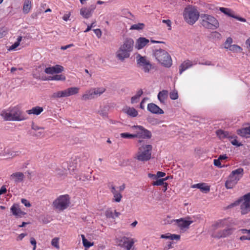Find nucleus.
<instances>
[{"instance_id": "nucleus-47", "label": "nucleus", "mask_w": 250, "mask_h": 250, "mask_svg": "<svg viewBox=\"0 0 250 250\" xmlns=\"http://www.w3.org/2000/svg\"><path fill=\"white\" fill-rule=\"evenodd\" d=\"M59 239L58 237L53 238L51 241V245L56 249H59L60 246L59 244Z\"/></svg>"}, {"instance_id": "nucleus-55", "label": "nucleus", "mask_w": 250, "mask_h": 250, "mask_svg": "<svg viewBox=\"0 0 250 250\" xmlns=\"http://www.w3.org/2000/svg\"><path fill=\"white\" fill-rule=\"evenodd\" d=\"M44 72L45 73L47 74H53L54 72H53V69L52 66L48 67L45 69Z\"/></svg>"}, {"instance_id": "nucleus-62", "label": "nucleus", "mask_w": 250, "mask_h": 250, "mask_svg": "<svg viewBox=\"0 0 250 250\" xmlns=\"http://www.w3.org/2000/svg\"><path fill=\"white\" fill-rule=\"evenodd\" d=\"M74 46V45L73 43H71V44H68V45H66L65 46H61V49L62 50H64L67 49V48H69L71 47H73Z\"/></svg>"}, {"instance_id": "nucleus-28", "label": "nucleus", "mask_w": 250, "mask_h": 250, "mask_svg": "<svg viewBox=\"0 0 250 250\" xmlns=\"http://www.w3.org/2000/svg\"><path fill=\"white\" fill-rule=\"evenodd\" d=\"M237 183L238 182L237 181L229 175L225 183L226 188L228 189H231L233 188Z\"/></svg>"}, {"instance_id": "nucleus-56", "label": "nucleus", "mask_w": 250, "mask_h": 250, "mask_svg": "<svg viewBox=\"0 0 250 250\" xmlns=\"http://www.w3.org/2000/svg\"><path fill=\"white\" fill-rule=\"evenodd\" d=\"M21 202L26 207H30L31 206L30 202L25 199H22Z\"/></svg>"}, {"instance_id": "nucleus-19", "label": "nucleus", "mask_w": 250, "mask_h": 250, "mask_svg": "<svg viewBox=\"0 0 250 250\" xmlns=\"http://www.w3.org/2000/svg\"><path fill=\"white\" fill-rule=\"evenodd\" d=\"M24 178V175L23 173L20 172L14 173L10 175L11 180L17 184L22 182Z\"/></svg>"}, {"instance_id": "nucleus-4", "label": "nucleus", "mask_w": 250, "mask_h": 250, "mask_svg": "<svg viewBox=\"0 0 250 250\" xmlns=\"http://www.w3.org/2000/svg\"><path fill=\"white\" fill-rule=\"evenodd\" d=\"M199 16V12L194 6H188L184 10V19L190 25L194 24L198 20Z\"/></svg>"}, {"instance_id": "nucleus-13", "label": "nucleus", "mask_w": 250, "mask_h": 250, "mask_svg": "<svg viewBox=\"0 0 250 250\" xmlns=\"http://www.w3.org/2000/svg\"><path fill=\"white\" fill-rule=\"evenodd\" d=\"M95 8L96 5L94 4L91 5L88 8H82L80 11V15L85 19H88L91 16L92 13Z\"/></svg>"}, {"instance_id": "nucleus-58", "label": "nucleus", "mask_w": 250, "mask_h": 250, "mask_svg": "<svg viewBox=\"0 0 250 250\" xmlns=\"http://www.w3.org/2000/svg\"><path fill=\"white\" fill-rule=\"evenodd\" d=\"M148 100V98H146V97L144 98L143 99V100H142V101L140 103V107L141 109H143L144 108V104Z\"/></svg>"}, {"instance_id": "nucleus-30", "label": "nucleus", "mask_w": 250, "mask_h": 250, "mask_svg": "<svg viewBox=\"0 0 250 250\" xmlns=\"http://www.w3.org/2000/svg\"><path fill=\"white\" fill-rule=\"evenodd\" d=\"M43 108L40 106H35L33 107L32 109L30 110H27V113L30 115V114H34L36 115H39L43 111Z\"/></svg>"}, {"instance_id": "nucleus-26", "label": "nucleus", "mask_w": 250, "mask_h": 250, "mask_svg": "<svg viewBox=\"0 0 250 250\" xmlns=\"http://www.w3.org/2000/svg\"><path fill=\"white\" fill-rule=\"evenodd\" d=\"M93 91L92 88L87 90L82 95V99L83 101H87L95 99Z\"/></svg>"}, {"instance_id": "nucleus-59", "label": "nucleus", "mask_w": 250, "mask_h": 250, "mask_svg": "<svg viewBox=\"0 0 250 250\" xmlns=\"http://www.w3.org/2000/svg\"><path fill=\"white\" fill-rule=\"evenodd\" d=\"M30 243L33 246V250H35L36 248V241L34 238L30 239Z\"/></svg>"}, {"instance_id": "nucleus-60", "label": "nucleus", "mask_w": 250, "mask_h": 250, "mask_svg": "<svg viewBox=\"0 0 250 250\" xmlns=\"http://www.w3.org/2000/svg\"><path fill=\"white\" fill-rule=\"evenodd\" d=\"M162 22L166 23L169 27V29H170L171 22L169 20H163Z\"/></svg>"}, {"instance_id": "nucleus-51", "label": "nucleus", "mask_w": 250, "mask_h": 250, "mask_svg": "<svg viewBox=\"0 0 250 250\" xmlns=\"http://www.w3.org/2000/svg\"><path fill=\"white\" fill-rule=\"evenodd\" d=\"M7 33V30L6 28L2 27L0 28V39L4 37Z\"/></svg>"}, {"instance_id": "nucleus-44", "label": "nucleus", "mask_w": 250, "mask_h": 250, "mask_svg": "<svg viewBox=\"0 0 250 250\" xmlns=\"http://www.w3.org/2000/svg\"><path fill=\"white\" fill-rule=\"evenodd\" d=\"M229 49L230 51L235 52H241L242 50V48L238 45L233 44L232 45Z\"/></svg>"}, {"instance_id": "nucleus-5", "label": "nucleus", "mask_w": 250, "mask_h": 250, "mask_svg": "<svg viewBox=\"0 0 250 250\" xmlns=\"http://www.w3.org/2000/svg\"><path fill=\"white\" fill-rule=\"evenodd\" d=\"M201 25L206 28L216 29L219 27L218 21L213 16L205 14L200 15Z\"/></svg>"}, {"instance_id": "nucleus-40", "label": "nucleus", "mask_w": 250, "mask_h": 250, "mask_svg": "<svg viewBox=\"0 0 250 250\" xmlns=\"http://www.w3.org/2000/svg\"><path fill=\"white\" fill-rule=\"evenodd\" d=\"M22 37L21 36H19L17 39V41L13 44L11 46L9 47L8 48L9 51L14 50H15L17 47H18L20 44L22 40Z\"/></svg>"}, {"instance_id": "nucleus-18", "label": "nucleus", "mask_w": 250, "mask_h": 250, "mask_svg": "<svg viewBox=\"0 0 250 250\" xmlns=\"http://www.w3.org/2000/svg\"><path fill=\"white\" fill-rule=\"evenodd\" d=\"M147 108L149 112L153 114H162L164 113L163 110L157 105L153 103L148 104Z\"/></svg>"}, {"instance_id": "nucleus-41", "label": "nucleus", "mask_w": 250, "mask_h": 250, "mask_svg": "<svg viewBox=\"0 0 250 250\" xmlns=\"http://www.w3.org/2000/svg\"><path fill=\"white\" fill-rule=\"evenodd\" d=\"M81 237H82V241H83V246L85 248H89L90 247L93 246V243H91L90 242H89L85 238V236L83 234H82L81 235Z\"/></svg>"}, {"instance_id": "nucleus-12", "label": "nucleus", "mask_w": 250, "mask_h": 250, "mask_svg": "<svg viewBox=\"0 0 250 250\" xmlns=\"http://www.w3.org/2000/svg\"><path fill=\"white\" fill-rule=\"evenodd\" d=\"M134 45L133 40L129 38L125 39L120 47L131 53L133 51Z\"/></svg>"}, {"instance_id": "nucleus-49", "label": "nucleus", "mask_w": 250, "mask_h": 250, "mask_svg": "<svg viewBox=\"0 0 250 250\" xmlns=\"http://www.w3.org/2000/svg\"><path fill=\"white\" fill-rule=\"evenodd\" d=\"M175 220L176 219H171L169 216H167V217L164 220V223L165 224H170L173 223H175Z\"/></svg>"}, {"instance_id": "nucleus-6", "label": "nucleus", "mask_w": 250, "mask_h": 250, "mask_svg": "<svg viewBox=\"0 0 250 250\" xmlns=\"http://www.w3.org/2000/svg\"><path fill=\"white\" fill-rule=\"evenodd\" d=\"M136 59L138 67L145 73H149L151 70L154 69V66L146 56H142L140 54H137Z\"/></svg>"}, {"instance_id": "nucleus-20", "label": "nucleus", "mask_w": 250, "mask_h": 250, "mask_svg": "<svg viewBox=\"0 0 250 250\" xmlns=\"http://www.w3.org/2000/svg\"><path fill=\"white\" fill-rule=\"evenodd\" d=\"M123 111L131 117H136L138 114V111L134 108L127 106L123 108Z\"/></svg>"}, {"instance_id": "nucleus-7", "label": "nucleus", "mask_w": 250, "mask_h": 250, "mask_svg": "<svg viewBox=\"0 0 250 250\" xmlns=\"http://www.w3.org/2000/svg\"><path fill=\"white\" fill-rule=\"evenodd\" d=\"M136 241L134 239L126 236L118 237L115 240L117 246L126 250H135L134 244Z\"/></svg>"}, {"instance_id": "nucleus-24", "label": "nucleus", "mask_w": 250, "mask_h": 250, "mask_svg": "<svg viewBox=\"0 0 250 250\" xmlns=\"http://www.w3.org/2000/svg\"><path fill=\"white\" fill-rule=\"evenodd\" d=\"M111 191L113 194V201L116 202H120L122 198V195L121 193L113 186H111Z\"/></svg>"}, {"instance_id": "nucleus-38", "label": "nucleus", "mask_w": 250, "mask_h": 250, "mask_svg": "<svg viewBox=\"0 0 250 250\" xmlns=\"http://www.w3.org/2000/svg\"><path fill=\"white\" fill-rule=\"evenodd\" d=\"M66 79V77L64 75L62 74L60 75H56L51 77H50L48 78V80L51 81H65Z\"/></svg>"}, {"instance_id": "nucleus-52", "label": "nucleus", "mask_w": 250, "mask_h": 250, "mask_svg": "<svg viewBox=\"0 0 250 250\" xmlns=\"http://www.w3.org/2000/svg\"><path fill=\"white\" fill-rule=\"evenodd\" d=\"M105 215L107 218H115L114 212L111 209H108L106 211Z\"/></svg>"}, {"instance_id": "nucleus-48", "label": "nucleus", "mask_w": 250, "mask_h": 250, "mask_svg": "<svg viewBox=\"0 0 250 250\" xmlns=\"http://www.w3.org/2000/svg\"><path fill=\"white\" fill-rule=\"evenodd\" d=\"M232 42V39L230 37L228 38L225 42V48L229 49L232 45L231 44Z\"/></svg>"}, {"instance_id": "nucleus-17", "label": "nucleus", "mask_w": 250, "mask_h": 250, "mask_svg": "<svg viewBox=\"0 0 250 250\" xmlns=\"http://www.w3.org/2000/svg\"><path fill=\"white\" fill-rule=\"evenodd\" d=\"M244 175V169L239 167L236 169L232 170L230 176L234 179L236 181L238 182Z\"/></svg>"}, {"instance_id": "nucleus-27", "label": "nucleus", "mask_w": 250, "mask_h": 250, "mask_svg": "<svg viewBox=\"0 0 250 250\" xmlns=\"http://www.w3.org/2000/svg\"><path fill=\"white\" fill-rule=\"evenodd\" d=\"M237 133L242 137L246 138L249 137L250 136V126L238 129L237 130Z\"/></svg>"}, {"instance_id": "nucleus-43", "label": "nucleus", "mask_w": 250, "mask_h": 250, "mask_svg": "<svg viewBox=\"0 0 250 250\" xmlns=\"http://www.w3.org/2000/svg\"><path fill=\"white\" fill-rule=\"evenodd\" d=\"M53 72L54 73H60L64 70V68L62 66L57 64L52 66Z\"/></svg>"}, {"instance_id": "nucleus-36", "label": "nucleus", "mask_w": 250, "mask_h": 250, "mask_svg": "<svg viewBox=\"0 0 250 250\" xmlns=\"http://www.w3.org/2000/svg\"><path fill=\"white\" fill-rule=\"evenodd\" d=\"M217 136L221 139L224 138H229L230 135L227 131H224L222 130H218L216 131Z\"/></svg>"}, {"instance_id": "nucleus-3", "label": "nucleus", "mask_w": 250, "mask_h": 250, "mask_svg": "<svg viewBox=\"0 0 250 250\" xmlns=\"http://www.w3.org/2000/svg\"><path fill=\"white\" fill-rule=\"evenodd\" d=\"M153 55L157 61L163 66L169 67L172 65L170 55L163 49H156L153 51Z\"/></svg>"}, {"instance_id": "nucleus-45", "label": "nucleus", "mask_w": 250, "mask_h": 250, "mask_svg": "<svg viewBox=\"0 0 250 250\" xmlns=\"http://www.w3.org/2000/svg\"><path fill=\"white\" fill-rule=\"evenodd\" d=\"M120 137L121 138L125 139L135 138V136L134 135V134H130L127 132L121 133Z\"/></svg>"}, {"instance_id": "nucleus-53", "label": "nucleus", "mask_w": 250, "mask_h": 250, "mask_svg": "<svg viewBox=\"0 0 250 250\" xmlns=\"http://www.w3.org/2000/svg\"><path fill=\"white\" fill-rule=\"evenodd\" d=\"M212 236L214 238H221V237H225V231L223 230L222 231H220L218 234H213L212 235Z\"/></svg>"}, {"instance_id": "nucleus-31", "label": "nucleus", "mask_w": 250, "mask_h": 250, "mask_svg": "<svg viewBox=\"0 0 250 250\" xmlns=\"http://www.w3.org/2000/svg\"><path fill=\"white\" fill-rule=\"evenodd\" d=\"M161 238L163 239H170V240H179L180 238V235L175 234H170L169 233H166L165 234H162Z\"/></svg>"}, {"instance_id": "nucleus-22", "label": "nucleus", "mask_w": 250, "mask_h": 250, "mask_svg": "<svg viewBox=\"0 0 250 250\" xmlns=\"http://www.w3.org/2000/svg\"><path fill=\"white\" fill-rule=\"evenodd\" d=\"M191 188H199L201 190V191L205 193H207L210 190L209 186H208L206 184L204 183L193 185L191 186Z\"/></svg>"}, {"instance_id": "nucleus-10", "label": "nucleus", "mask_w": 250, "mask_h": 250, "mask_svg": "<svg viewBox=\"0 0 250 250\" xmlns=\"http://www.w3.org/2000/svg\"><path fill=\"white\" fill-rule=\"evenodd\" d=\"M131 130L135 133V138H141L143 139H150L151 137V133L141 125H133L131 127Z\"/></svg>"}, {"instance_id": "nucleus-61", "label": "nucleus", "mask_w": 250, "mask_h": 250, "mask_svg": "<svg viewBox=\"0 0 250 250\" xmlns=\"http://www.w3.org/2000/svg\"><path fill=\"white\" fill-rule=\"evenodd\" d=\"M7 189L5 186H2L0 189V195L6 193Z\"/></svg>"}, {"instance_id": "nucleus-14", "label": "nucleus", "mask_w": 250, "mask_h": 250, "mask_svg": "<svg viewBox=\"0 0 250 250\" xmlns=\"http://www.w3.org/2000/svg\"><path fill=\"white\" fill-rule=\"evenodd\" d=\"M175 221V224L177 225L181 230L188 228L189 225L193 222L192 220H188L185 218L176 219Z\"/></svg>"}, {"instance_id": "nucleus-35", "label": "nucleus", "mask_w": 250, "mask_h": 250, "mask_svg": "<svg viewBox=\"0 0 250 250\" xmlns=\"http://www.w3.org/2000/svg\"><path fill=\"white\" fill-rule=\"evenodd\" d=\"M93 90V94L95 96V98L100 96L103 93H104L105 91V88L104 87H97V88H92Z\"/></svg>"}, {"instance_id": "nucleus-1", "label": "nucleus", "mask_w": 250, "mask_h": 250, "mask_svg": "<svg viewBox=\"0 0 250 250\" xmlns=\"http://www.w3.org/2000/svg\"><path fill=\"white\" fill-rule=\"evenodd\" d=\"M138 150L135 155V158L142 162L147 161L151 157L152 146L151 145H147L142 140H139L136 145Z\"/></svg>"}, {"instance_id": "nucleus-42", "label": "nucleus", "mask_w": 250, "mask_h": 250, "mask_svg": "<svg viewBox=\"0 0 250 250\" xmlns=\"http://www.w3.org/2000/svg\"><path fill=\"white\" fill-rule=\"evenodd\" d=\"M230 143L233 145L236 146H240L242 145L241 143H239L236 139V137H232L230 135L229 138Z\"/></svg>"}, {"instance_id": "nucleus-46", "label": "nucleus", "mask_w": 250, "mask_h": 250, "mask_svg": "<svg viewBox=\"0 0 250 250\" xmlns=\"http://www.w3.org/2000/svg\"><path fill=\"white\" fill-rule=\"evenodd\" d=\"M169 97L171 100H176L178 98V91L173 90L169 93Z\"/></svg>"}, {"instance_id": "nucleus-8", "label": "nucleus", "mask_w": 250, "mask_h": 250, "mask_svg": "<svg viewBox=\"0 0 250 250\" xmlns=\"http://www.w3.org/2000/svg\"><path fill=\"white\" fill-rule=\"evenodd\" d=\"M80 88L78 87H70L63 90L58 91L52 94L51 97L54 99L67 97L78 94Z\"/></svg>"}, {"instance_id": "nucleus-15", "label": "nucleus", "mask_w": 250, "mask_h": 250, "mask_svg": "<svg viewBox=\"0 0 250 250\" xmlns=\"http://www.w3.org/2000/svg\"><path fill=\"white\" fill-rule=\"evenodd\" d=\"M130 54V53L127 52L126 50L119 47L116 53V56L119 60L123 62L125 59L128 58Z\"/></svg>"}, {"instance_id": "nucleus-21", "label": "nucleus", "mask_w": 250, "mask_h": 250, "mask_svg": "<svg viewBox=\"0 0 250 250\" xmlns=\"http://www.w3.org/2000/svg\"><path fill=\"white\" fill-rule=\"evenodd\" d=\"M196 62L193 63L192 62L189 60H187L184 61L180 65L179 73L181 74L184 71H185L187 69L191 67L193 65L196 64Z\"/></svg>"}, {"instance_id": "nucleus-64", "label": "nucleus", "mask_w": 250, "mask_h": 250, "mask_svg": "<svg viewBox=\"0 0 250 250\" xmlns=\"http://www.w3.org/2000/svg\"><path fill=\"white\" fill-rule=\"evenodd\" d=\"M166 175V173L162 171H158L157 173L156 177H163Z\"/></svg>"}, {"instance_id": "nucleus-2", "label": "nucleus", "mask_w": 250, "mask_h": 250, "mask_svg": "<svg viewBox=\"0 0 250 250\" xmlns=\"http://www.w3.org/2000/svg\"><path fill=\"white\" fill-rule=\"evenodd\" d=\"M0 115L5 121H21L26 119L21 109L16 106L2 110Z\"/></svg>"}, {"instance_id": "nucleus-23", "label": "nucleus", "mask_w": 250, "mask_h": 250, "mask_svg": "<svg viewBox=\"0 0 250 250\" xmlns=\"http://www.w3.org/2000/svg\"><path fill=\"white\" fill-rule=\"evenodd\" d=\"M168 92L167 90H163L160 91L158 94V99L161 104H165L166 101L168 98Z\"/></svg>"}, {"instance_id": "nucleus-16", "label": "nucleus", "mask_w": 250, "mask_h": 250, "mask_svg": "<svg viewBox=\"0 0 250 250\" xmlns=\"http://www.w3.org/2000/svg\"><path fill=\"white\" fill-rule=\"evenodd\" d=\"M149 42V40L145 37H140L136 40L134 46L136 49L140 50L144 48Z\"/></svg>"}, {"instance_id": "nucleus-50", "label": "nucleus", "mask_w": 250, "mask_h": 250, "mask_svg": "<svg viewBox=\"0 0 250 250\" xmlns=\"http://www.w3.org/2000/svg\"><path fill=\"white\" fill-rule=\"evenodd\" d=\"M165 184L163 179H158L152 183L153 186H161Z\"/></svg>"}, {"instance_id": "nucleus-57", "label": "nucleus", "mask_w": 250, "mask_h": 250, "mask_svg": "<svg viewBox=\"0 0 250 250\" xmlns=\"http://www.w3.org/2000/svg\"><path fill=\"white\" fill-rule=\"evenodd\" d=\"M93 31L98 38H101L102 36V32L100 29H94Z\"/></svg>"}, {"instance_id": "nucleus-63", "label": "nucleus", "mask_w": 250, "mask_h": 250, "mask_svg": "<svg viewBox=\"0 0 250 250\" xmlns=\"http://www.w3.org/2000/svg\"><path fill=\"white\" fill-rule=\"evenodd\" d=\"M32 129L35 130L36 131H38V130H43V128L40 127L38 126V125H35L34 124L32 125Z\"/></svg>"}, {"instance_id": "nucleus-29", "label": "nucleus", "mask_w": 250, "mask_h": 250, "mask_svg": "<svg viewBox=\"0 0 250 250\" xmlns=\"http://www.w3.org/2000/svg\"><path fill=\"white\" fill-rule=\"evenodd\" d=\"M228 225V221L227 219L219 220L212 227L215 229L217 228H224Z\"/></svg>"}, {"instance_id": "nucleus-32", "label": "nucleus", "mask_w": 250, "mask_h": 250, "mask_svg": "<svg viewBox=\"0 0 250 250\" xmlns=\"http://www.w3.org/2000/svg\"><path fill=\"white\" fill-rule=\"evenodd\" d=\"M240 231L244 235L240 237V240L241 241L250 240V229H241Z\"/></svg>"}, {"instance_id": "nucleus-25", "label": "nucleus", "mask_w": 250, "mask_h": 250, "mask_svg": "<svg viewBox=\"0 0 250 250\" xmlns=\"http://www.w3.org/2000/svg\"><path fill=\"white\" fill-rule=\"evenodd\" d=\"M10 210L13 215L16 216H20L24 214V213L21 210L19 205L17 204H13L11 207Z\"/></svg>"}, {"instance_id": "nucleus-34", "label": "nucleus", "mask_w": 250, "mask_h": 250, "mask_svg": "<svg viewBox=\"0 0 250 250\" xmlns=\"http://www.w3.org/2000/svg\"><path fill=\"white\" fill-rule=\"evenodd\" d=\"M219 10L224 14L227 15L229 17L232 18L234 17V12L230 9L224 7H220Z\"/></svg>"}, {"instance_id": "nucleus-37", "label": "nucleus", "mask_w": 250, "mask_h": 250, "mask_svg": "<svg viewBox=\"0 0 250 250\" xmlns=\"http://www.w3.org/2000/svg\"><path fill=\"white\" fill-rule=\"evenodd\" d=\"M145 27V25L143 23H138L137 24H134L132 25L129 29L131 30H143Z\"/></svg>"}, {"instance_id": "nucleus-9", "label": "nucleus", "mask_w": 250, "mask_h": 250, "mask_svg": "<svg viewBox=\"0 0 250 250\" xmlns=\"http://www.w3.org/2000/svg\"><path fill=\"white\" fill-rule=\"evenodd\" d=\"M70 204V198L67 194L60 196L53 203L54 207L59 210L66 209Z\"/></svg>"}, {"instance_id": "nucleus-11", "label": "nucleus", "mask_w": 250, "mask_h": 250, "mask_svg": "<svg viewBox=\"0 0 250 250\" xmlns=\"http://www.w3.org/2000/svg\"><path fill=\"white\" fill-rule=\"evenodd\" d=\"M240 209L242 214L250 212V192L244 195L240 200Z\"/></svg>"}, {"instance_id": "nucleus-39", "label": "nucleus", "mask_w": 250, "mask_h": 250, "mask_svg": "<svg viewBox=\"0 0 250 250\" xmlns=\"http://www.w3.org/2000/svg\"><path fill=\"white\" fill-rule=\"evenodd\" d=\"M31 7V2L29 0H26L24 1L23 11L24 13L27 14L29 13Z\"/></svg>"}, {"instance_id": "nucleus-33", "label": "nucleus", "mask_w": 250, "mask_h": 250, "mask_svg": "<svg viewBox=\"0 0 250 250\" xmlns=\"http://www.w3.org/2000/svg\"><path fill=\"white\" fill-rule=\"evenodd\" d=\"M143 93L142 89H140L138 90L136 94L132 96L131 98V103L132 104L137 103L139 101L140 98Z\"/></svg>"}, {"instance_id": "nucleus-54", "label": "nucleus", "mask_w": 250, "mask_h": 250, "mask_svg": "<svg viewBox=\"0 0 250 250\" xmlns=\"http://www.w3.org/2000/svg\"><path fill=\"white\" fill-rule=\"evenodd\" d=\"M213 163H214V166H215L216 167H219V168H222L224 167V166H222L221 165L220 160H219L218 159H214L213 161Z\"/></svg>"}]
</instances>
